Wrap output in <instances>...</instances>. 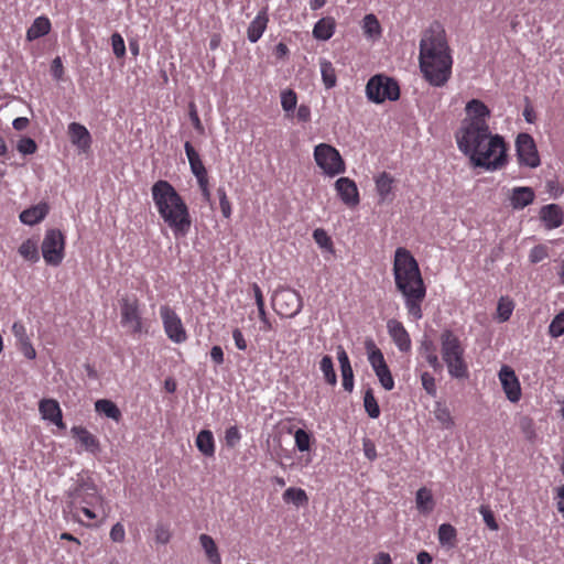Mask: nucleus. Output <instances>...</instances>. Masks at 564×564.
Returning a JSON list of instances; mask_svg holds the SVG:
<instances>
[{
  "label": "nucleus",
  "mask_w": 564,
  "mask_h": 564,
  "mask_svg": "<svg viewBox=\"0 0 564 564\" xmlns=\"http://www.w3.org/2000/svg\"><path fill=\"white\" fill-rule=\"evenodd\" d=\"M498 377L507 399L512 403L520 401L522 395L521 386L514 370L510 366L503 365Z\"/></svg>",
  "instance_id": "14"
},
{
  "label": "nucleus",
  "mask_w": 564,
  "mask_h": 564,
  "mask_svg": "<svg viewBox=\"0 0 564 564\" xmlns=\"http://www.w3.org/2000/svg\"><path fill=\"white\" fill-rule=\"evenodd\" d=\"M217 194L219 197V206L224 218L229 219L232 214L231 203L227 196L226 189L224 187H218Z\"/></svg>",
  "instance_id": "47"
},
{
  "label": "nucleus",
  "mask_w": 564,
  "mask_h": 564,
  "mask_svg": "<svg viewBox=\"0 0 564 564\" xmlns=\"http://www.w3.org/2000/svg\"><path fill=\"white\" fill-rule=\"evenodd\" d=\"M479 512L482 516L484 522L490 530L497 531L499 529L498 522L489 506H480Z\"/></svg>",
  "instance_id": "49"
},
{
  "label": "nucleus",
  "mask_w": 564,
  "mask_h": 564,
  "mask_svg": "<svg viewBox=\"0 0 564 564\" xmlns=\"http://www.w3.org/2000/svg\"><path fill=\"white\" fill-rule=\"evenodd\" d=\"M337 359L340 367L343 388L351 392L354 389V371L350 365L349 357L343 346L337 347Z\"/></svg>",
  "instance_id": "21"
},
{
  "label": "nucleus",
  "mask_w": 564,
  "mask_h": 564,
  "mask_svg": "<svg viewBox=\"0 0 564 564\" xmlns=\"http://www.w3.org/2000/svg\"><path fill=\"white\" fill-rule=\"evenodd\" d=\"M185 153L188 159V163L191 166L192 173L195 175L196 180L208 176L207 170L189 141H186L184 144Z\"/></svg>",
  "instance_id": "24"
},
{
  "label": "nucleus",
  "mask_w": 564,
  "mask_h": 564,
  "mask_svg": "<svg viewBox=\"0 0 564 564\" xmlns=\"http://www.w3.org/2000/svg\"><path fill=\"white\" fill-rule=\"evenodd\" d=\"M282 498H283L284 502L293 503L297 507L303 506V505L307 503V501H308V497H307L305 490L302 488H295V487L288 488L283 492Z\"/></svg>",
  "instance_id": "36"
},
{
  "label": "nucleus",
  "mask_w": 564,
  "mask_h": 564,
  "mask_svg": "<svg viewBox=\"0 0 564 564\" xmlns=\"http://www.w3.org/2000/svg\"><path fill=\"white\" fill-rule=\"evenodd\" d=\"M313 238L321 248L330 249L333 247L330 237L323 228L315 229L313 231Z\"/></svg>",
  "instance_id": "50"
},
{
  "label": "nucleus",
  "mask_w": 564,
  "mask_h": 564,
  "mask_svg": "<svg viewBox=\"0 0 564 564\" xmlns=\"http://www.w3.org/2000/svg\"><path fill=\"white\" fill-rule=\"evenodd\" d=\"M151 195L160 217L174 237H186L193 220L186 202L175 187L165 180H159L152 185Z\"/></svg>",
  "instance_id": "4"
},
{
  "label": "nucleus",
  "mask_w": 564,
  "mask_h": 564,
  "mask_svg": "<svg viewBox=\"0 0 564 564\" xmlns=\"http://www.w3.org/2000/svg\"><path fill=\"white\" fill-rule=\"evenodd\" d=\"M335 189L340 200L349 208H355L360 203L357 184L349 177H339L335 182Z\"/></svg>",
  "instance_id": "15"
},
{
  "label": "nucleus",
  "mask_w": 564,
  "mask_h": 564,
  "mask_svg": "<svg viewBox=\"0 0 564 564\" xmlns=\"http://www.w3.org/2000/svg\"><path fill=\"white\" fill-rule=\"evenodd\" d=\"M110 540L115 543H122L126 539V530L121 522H117L112 525L110 533Z\"/></svg>",
  "instance_id": "57"
},
{
  "label": "nucleus",
  "mask_w": 564,
  "mask_h": 564,
  "mask_svg": "<svg viewBox=\"0 0 564 564\" xmlns=\"http://www.w3.org/2000/svg\"><path fill=\"white\" fill-rule=\"evenodd\" d=\"M297 105V95L293 89H285L281 93V106L282 109L290 116L294 112Z\"/></svg>",
  "instance_id": "41"
},
{
  "label": "nucleus",
  "mask_w": 564,
  "mask_h": 564,
  "mask_svg": "<svg viewBox=\"0 0 564 564\" xmlns=\"http://www.w3.org/2000/svg\"><path fill=\"white\" fill-rule=\"evenodd\" d=\"M375 183L376 191L379 196V203H384L387 200L391 202L393 199V176L388 172H381L376 176Z\"/></svg>",
  "instance_id": "22"
},
{
  "label": "nucleus",
  "mask_w": 564,
  "mask_h": 564,
  "mask_svg": "<svg viewBox=\"0 0 564 564\" xmlns=\"http://www.w3.org/2000/svg\"><path fill=\"white\" fill-rule=\"evenodd\" d=\"M366 348L368 351V360L373 370L387 366L382 351L376 346V344L372 340L366 343Z\"/></svg>",
  "instance_id": "37"
},
{
  "label": "nucleus",
  "mask_w": 564,
  "mask_h": 564,
  "mask_svg": "<svg viewBox=\"0 0 564 564\" xmlns=\"http://www.w3.org/2000/svg\"><path fill=\"white\" fill-rule=\"evenodd\" d=\"M452 50L440 23L431 24L420 40L419 66L423 78L433 87H443L452 77Z\"/></svg>",
  "instance_id": "2"
},
{
  "label": "nucleus",
  "mask_w": 564,
  "mask_h": 564,
  "mask_svg": "<svg viewBox=\"0 0 564 564\" xmlns=\"http://www.w3.org/2000/svg\"><path fill=\"white\" fill-rule=\"evenodd\" d=\"M199 542L212 564H221V557L214 539L208 534H200Z\"/></svg>",
  "instance_id": "32"
},
{
  "label": "nucleus",
  "mask_w": 564,
  "mask_h": 564,
  "mask_svg": "<svg viewBox=\"0 0 564 564\" xmlns=\"http://www.w3.org/2000/svg\"><path fill=\"white\" fill-rule=\"evenodd\" d=\"M415 503L420 513L429 514L432 512L435 506L432 491L426 487L420 488L415 495Z\"/></svg>",
  "instance_id": "31"
},
{
  "label": "nucleus",
  "mask_w": 564,
  "mask_h": 564,
  "mask_svg": "<svg viewBox=\"0 0 564 564\" xmlns=\"http://www.w3.org/2000/svg\"><path fill=\"white\" fill-rule=\"evenodd\" d=\"M519 426L521 431L527 435V437L531 438L534 435V423L533 420L529 416L521 417L519 422Z\"/></svg>",
  "instance_id": "59"
},
{
  "label": "nucleus",
  "mask_w": 564,
  "mask_h": 564,
  "mask_svg": "<svg viewBox=\"0 0 564 564\" xmlns=\"http://www.w3.org/2000/svg\"><path fill=\"white\" fill-rule=\"evenodd\" d=\"M435 419L443 425L445 429H451L454 425V420L451 414V411L442 405L437 404L435 411H434Z\"/></svg>",
  "instance_id": "43"
},
{
  "label": "nucleus",
  "mask_w": 564,
  "mask_h": 564,
  "mask_svg": "<svg viewBox=\"0 0 564 564\" xmlns=\"http://www.w3.org/2000/svg\"><path fill=\"white\" fill-rule=\"evenodd\" d=\"M232 338H234L236 347L239 350H246L247 349V347H248L247 346V340H246L242 332L239 328H235L232 330Z\"/></svg>",
  "instance_id": "63"
},
{
  "label": "nucleus",
  "mask_w": 564,
  "mask_h": 564,
  "mask_svg": "<svg viewBox=\"0 0 564 564\" xmlns=\"http://www.w3.org/2000/svg\"><path fill=\"white\" fill-rule=\"evenodd\" d=\"M319 369L324 375L325 381L329 386H336L337 383V376L334 369V362L333 358L328 355L324 356L319 361Z\"/></svg>",
  "instance_id": "38"
},
{
  "label": "nucleus",
  "mask_w": 564,
  "mask_h": 564,
  "mask_svg": "<svg viewBox=\"0 0 564 564\" xmlns=\"http://www.w3.org/2000/svg\"><path fill=\"white\" fill-rule=\"evenodd\" d=\"M366 96L375 104H382L386 100L395 101L400 98V86L395 79L377 74L368 80Z\"/></svg>",
  "instance_id": "8"
},
{
  "label": "nucleus",
  "mask_w": 564,
  "mask_h": 564,
  "mask_svg": "<svg viewBox=\"0 0 564 564\" xmlns=\"http://www.w3.org/2000/svg\"><path fill=\"white\" fill-rule=\"evenodd\" d=\"M12 334L14 335L17 343L22 341L24 338L30 337L26 334V328L21 322H14L12 325Z\"/></svg>",
  "instance_id": "62"
},
{
  "label": "nucleus",
  "mask_w": 564,
  "mask_h": 564,
  "mask_svg": "<svg viewBox=\"0 0 564 564\" xmlns=\"http://www.w3.org/2000/svg\"><path fill=\"white\" fill-rule=\"evenodd\" d=\"M336 29V21L332 17H325L319 19L313 28V36L319 41L329 40Z\"/></svg>",
  "instance_id": "26"
},
{
  "label": "nucleus",
  "mask_w": 564,
  "mask_h": 564,
  "mask_svg": "<svg viewBox=\"0 0 564 564\" xmlns=\"http://www.w3.org/2000/svg\"><path fill=\"white\" fill-rule=\"evenodd\" d=\"M52 24L47 17H37L26 31V40L34 41L51 32Z\"/></svg>",
  "instance_id": "27"
},
{
  "label": "nucleus",
  "mask_w": 564,
  "mask_h": 564,
  "mask_svg": "<svg viewBox=\"0 0 564 564\" xmlns=\"http://www.w3.org/2000/svg\"><path fill=\"white\" fill-rule=\"evenodd\" d=\"M441 354L447 366L448 373L453 378L468 377V367L464 359L465 349L458 336L453 330L446 329L441 334Z\"/></svg>",
  "instance_id": "6"
},
{
  "label": "nucleus",
  "mask_w": 564,
  "mask_h": 564,
  "mask_svg": "<svg viewBox=\"0 0 564 564\" xmlns=\"http://www.w3.org/2000/svg\"><path fill=\"white\" fill-rule=\"evenodd\" d=\"M111 46L116 57L121 58L126 55L123 37L117 32L111 35Z\"/></svg>",
  "instance_id": "51"
},
{
  "label": "nucleus",
  "mask_w": 564,
  "mask_h": 564,
  "mask_svg": "<svg viewBox=\"0 0 564 564\" xmlns=\"http://www.w3.org/2000/svg\"><path fill=\"white\" fill-rule=\"evenodd\" d=\"M104 505V498L97 486L89 479L77 481L75 487L68 491V509L74 519L79 520L83 513L89 520H96L95 508Z\"/></svg>",
  "instance_id": "5"
},
{
  "label": "nucleus",
  "mask_w": 564,
  "mask_h": 564,
  "mask_svg": "<svg viewBox=\"0 0 564 564\" xmlns=\"http://www.w3.org/2000/svg\"><path fill=\"white\" fill-rule=\"evenodd\" d=\"M68 134L72 143L80 151L86 152L91 144V135L87 128L78 122L68 126Z\"/></svg>",
  "instance_id": "19"
},
{
  "label": "nucleus",
  "mask_w": 564,
  "mask_h": 564,
  "mask_svg": "<svg viewBox=\"0 0 564 564\" xmlns=\"http://www.w3.org/2000/svg\"><path fill=\"white\" fill-rule=\"evenodd\" d=\"M197 449L206 457L215 455V438L210 430H202L195 441Z\"/></svg>",
  "instance_id": "28"
},
{
  "label": "nucleus",
  "mask_w": 564,
  "mask_h": 564,
  "mask_svg": "<svg viewBox=\"0 0 564 564\" xmlns=\"http://www.w3.org/2000/svg\"><path fill=\"white\" fill-rule=\"evenodd\" d=\"M421 382H422L423 389L426 391L427 394H430L431 397L436 395L437 390H436L435 378L430 372L425 371L421 375Z\"/></svg>",
  "instance_id": "52"
},
{
  "label": "nucleus",
  "mask_w": 564,
  "mask_h": 564,
  "mask_svg": "<svg viewBox=\"0 0 564 564\" xmlns=\"http://www.w3.org/2000/svg\"><path fill=\"white\" fill-rule=\"evenodd\" d=\"M514 303L509 297H500L497 305V318L499 322H507L513 312Z\"/></svg>",
  "instance_id": "40"
},
{
  "label": "nucleus",
  "mask_w": 564,
  "mask_h": 564,
  "mask_svg": "<svg viewBox=\"0 0 564 564\" xmlns=\"http://www.w3.org/2000/svg\"><path fill=\"white\" fill-rule=\"evenodd\" d=\"M197 184L200 189L203 199L207 203H210L212 193H210V188H209L208 176L197 180Z\"/></svg>",
  "instance_id": "61"
},
{
  "label": "nucleus",
  "mask_w": 564,
  "mask_h": 564,
  "mask_svg": "<svg viewBox=\"0 0 564 564\" xmlns=\"http://www.w3.org/2000/svg\"><path fill=\"white\" fill-rule=\"evenodd\" d=\"M188 115H189V119H191L195 130L198 133L203 134L205 129H204V126L198 116L196 105L194 102H189V105H188Z\"/></svg>",
  "instance_id": "55"
},
{
  "label": "nucleus",
  "mask_w": 564,
  "mask_h": 564,
  "mask_svg": "<svg viewBox=\"0 0 564 564\" xmlns=\"http://www.w3.org/2000/svg\"><path fill=\"white\" fill-rule=\"evenodd\" d=\"M155 541L160 544H167L171 539V532L167 525L159 523L154 530Z\"/></svg>",
  "instance_id": "54"
},
{
  "label": "nucleus",
  "mask_w": 564,
  "mask_h": 564,
  "mask_svg": "<svg viewBox=\"0 0 564 564\" xmlns=\"http://www.w3.org/2000/svg\"><path fill=\"white\" fill-rule=\"evenodd\" d=\"M48 213L46 204L32 206L20 214V220L25 225H35L43 220Z\"/></svg>",
  "instance_id": "29"
},
{
  "label": "nucleus",
  "mask_w": 564,
  "mask_h": 564,
  "mask_svg": "<svg viewBox=\"0 0 564 564\" xmlns=\"http://www.w3.org/2000/svg\"><path fill=\"white\" fill-rule=\"evenodd\" d=\"M295 446L300 452L308 451L311 447V434L305 430L299 429L294 434Z\"/></svg>",
  "instance_id": "46"
},
{
  "label": "nucleus",
  "mask_w": 564,
  "mask_h": 564,
  "mask_svg": "<svg viewBox=\"0 0 564 564\" xmlns=\"http://www.w3.org/2000/svg\"><path fill=\"white\" fill-rule=\"evenodd\" d=\"M70 433L85 451L91 454H97L100 452L99 440L86 427L82 425L73 426Z\"/></svg>",
  "instance_id": "18"
},
{
  "label": "nucleus",
  "mask_w": 564,
  "mask_h": 564,
  "mask_svg": "<svg viewBox=\"0 0 564 564\" xmlns=\"http://www.w3.org/2000/svg\"><path fill=\"white\" fill-rule=\"evenodd\" d=\"M466 118L456 132L458 149L475 166L496 171L508 163V147L500 134H492L488 124L489 108L479 99L466 104Z\"/></svg>",
  "instance_id": "1"
},
{
  "label": "nucleus",
  "mask_w": 564,
  "mask_h": 564,
  "mask_svg": "<svg viewBox=\"0 0 564 564\" xmlns=\"http://www.w3.org/2000/svg\"><path fill=\"white\" fill-rule=\"evenodd\" d=\"M437 536L442 546H446L448 549L455 547L457 541V531L452 524H441L438 528Z\"/></svg>",
  "instance_id": "34"
},
{
  "label": "nucleus",
  "mask_w": 564,
  "mask_h": 564,
  "mask_svg": "<svg viewBox=\"0 0 564 564\" xmlns=\"http://www.w3.org/2000/svg\"><path fill=\"white\" fill-rule=\"evenodd\" d=\"M547 248L543 245H538L530 250L529 259L532 263H538L547 258Z\"/></svg>",
  "instance_id": "53"
},
{
  "label": "nucleus",
  "mask_w": 564,
  "mask_h": 564,
  "mask_svg": "<svg viewBox=\"0 0 564 564\" xmlns=\"http://www.w3.org/2000/svg\"><path fill=\"white\" fill-rule=\"evenodd\" d=\"M387 328L398 349L402 352H409L412 347V341L403 324L400 321L392 318L388 321Z\"/></svg>",
  "instance_id": "16"
},
{
  "label": "nucleus",
  "mask_w": 564,
  "mask_h": 564,
  "mask_svg": "<svg viewBox=\"0 0 564 564\" xmlns=\"http://www.w3.org/2000/svg\"><path fill=\"white\" fill-rule=\"evenodd\" d=\"M549 334L553 338H557L564 334V310L552 319L549 326Z\"/></svg>",
  "instance_id": "45"
},
{
  "label": "nucleus",
  "mask_w": 564,
  "mask_h": 564,
  "mask_svg": "<svg viewBox=\"0 0 564 564\" xmlns=\"http://www.w3.org/2000/svg\"><path fill=\"white\" fill-rule=\"evenodd\" d=\"M17 149L24 155L33 154L37 150V144L33 139L24 137L19 140Z\"/></svg>",
  "instance_id": "48"
},
{
  "label": "nucleus",
  "mask_w": 564,
  "mask_h": 564,
  "mask_svg": "<svg viewBox=\"0 0 564 564\" xmlns=\"http://www.w3.org/2000/svg\"><path fill=\"white\" fill-rule=\"evenodd\" d=\"M160 316L164 332L170 340L175 344H182L186 341L187 334L183 326L182 319L171 306L162 305L160 307Z\"/></svg>",
  "instance_id": "13"
},
{
  "label": "nucleus",
  "mask_w": 564,
  "mask_h": 564,
  "mask_svg": "<svg viewBox=\"0 0 564 564\" xmlns=\"http://www.w3.org/2000/svg\"><path fill=\"white\" fill-rule=\"evenodd\" d=\"M120 323L132 335L148 334L150 322L142 316L140 301L137 296H123L120 300Z\"/></svg>",
  "instance_id": "7"
},
{
  "label": "nucleus",
  "mask_w": 564,
  "mask_h": 564,
  "mask_svg": "<svg viewBox=\"0 0 564 564\" xmlns=\"http://www.w3.org/2000/svg\"><path fill=\"white\" fill-rule=\"evenodd\" d=\"M95 410L97 413L105 415L108 419L113 420L115 422H120L122 419V413L117 404L108 399H99L95 402Z\"/></svg>",
  "instance_id": "30"
},
{
  "label": "nucleus",
  "mask_w": 564,
  "mask_h": 564,
  "mask_svg": "<svg viewBox=\"0 0 564 564\" xmlns=\"http://www.w3.org/2000/svg\"><path fill=\"white\" fill-rule=\"evenodd\" d=\"M39 411L43 420L50 421L59 429H65L63 413L55 399H42L39 403Z\"/></svg>",
  "instance_id": "17"
},
{
  "label": "nucleus",
  "mask_w": 564,
  "mask_h": 564,
  "mask_svg": "<svg viewBox=\"0 0 564 564\" xmlns=\"http://www.w3.org/2000/svg\"><path fill=\"white\" fill-rule=\"evenodd\" d=\"M17 345H18L19 350L25 358H28L30 360H33L36 358V351L34 349L30 338L29 339L24 338L22 341L17 343Z\"/></svg>",
  "instance_id": "56"
},
{
  "label": "nucleus",
  "mask_w": 564,
  "mask_h": 564,
  "mask_svg": "<svg viewBox=\"0 0 564 564\" xmlns=\"http://www.w3.org/2000/svg\"><path fill=\"white\" fill-rule=\"evenodd\" d=\"M516 151L519 165L530 169H535L540 165L541 161L535 141L529 133L518 134Z\"/></svg>",
  "instance_id": "12"
},
{
  "label": "nucleus",
  "mask_w": 564,
  "mask_h": 564,
  "mask_svg": "<svg viewBox=\"0 0 564 564\" xmlns=\"http://www.w3.org/2000/svg\"><path fill=\"white\" fill-rule=\"evenodd\" d=\"M322 80L326 89H330L337 84L336 69L332 62L326 58L319 59Z\"/></svg>",
  "instance_id": "33"
},
{
  "label": "nucleus",
  "mask_w": 564,
  "mask_h": 564,
  "mask_svg": "<svg viewBox=\"0 0 564 564\" xmlns=\"http://www.w3.org/2000/svg\"><path fill=\"white\" fill-rule=\"evenodd\" d=\"M534 197L535 194L531 187L519 186L512 189L510 203L514 209H522L532 204Z\"/></svg>",
  "instance_id": "25"
},
{
  "label": "nucleus",
  "mask_w": 564,
  "mask_h": 564,
  "mask_svg": "<svg viewBox=\"0 0 564 564\" xmlns=\"http://www.w3.org/2000/svg\"><path fill=\"white\" fill-rule=\"evenodd\" d=\"M51 74L56 80H61L64 75V66L61 57H55L51 64Z\"/></svg>",
  "instance_id": "60"
},
{
  "label": "nucleus",
  "mask_w": 564,
  "mask_h": 564,
  "mask_svg": "<svg viewBox=\"0 0 564 564\" xmlns=\"http://www.w3.org/2000/svg\"><path fill=\"white\" fill-rule=\"evenodd\" d=\"M364 406H365V410H366L367 414L371 419L379 417V415H380V408H379L378 401H377V399L375 397L373 390L371 388H368L365 391V394H364Z\"/></svg>",
  "instance_id": "39"
},
{
  "label": "nucleus",
  "mask_w": 564,
  "mask_h": 564,
  "mask_svg": "<svg viewBox=\"0 0 564 564\" xmlns=\"http://www.w3.org/2000/svg\"><path fill=\"white\" fill-rule=\"evenodd\" d=\"M19 253L29 261L35 262L39 260L37 246L34 241L28 239L19 247Z\"/></svg>",
  "instance_id": "42"
},
{
  "label": "nucleus",
  "mask_w": 564,
  "mask_h": 564,
  "mask_svg": "<svg viewBox=\"0 0 564 564\" xmlns=\"http://www.w3.org/2000/svg\"><path fill=\"white\" fill-rule=\"evenodd\" d=\"M42 254L50 265H58L64 258L65 237L58 229L47 230L42 242Z\"/></svg>",
  "instance_id": "11"
},
{
  "label": "nucleus",
  "mask_w": 564,
  "mask_h": 564,
  "mask_svg": "<svg viewBox=\"0 0 564 564\" xmlns=\"http://www.w3.org/2000/svg\"><path fill=\"white\" fill-rule=\"evenodd\" d=\"M393 276L397 289L404 296L409 315L415 321L421 319L426 288L417 261L404 247L397 248L394 252Z\"/></svg>",
  "instance_id": "3"
},
{
  "label": "nucleus",
  "mask_w": 564,
  "mask_h": 564,
  "mask_svg": "<svg viewBox=\"0 0 564 564\" xmlns=\"http://www.w3.org/2000/svg\"><path fill=\"white\" fill-rule=\"evenodd\" d=\"M373 371H375L376 376L378 377L381 386L386 390L390 391L394 388V380H393V377L391 375V371H390L388 365L382 368H379L377 370H373Z\"/></svg>",
  "instance_id": "44"
},
{
  "label": "nucleus",
  "mask_w": 564,
  "mask_h": 564,
  "mask_svg": "<svg viewBox=\"0 0 564 564\" xmlns=\"http://www.w3.org/2000/svg\"><path fill=\"white\" fill-rule=\"evenodd\" d=\"M362 31L368 39H377L381 35L382 29L375 14L369 13L365 15Z\"/></svg>",
  "instance_id": "35"
},
{
  "label": "nucleus",
  "mask_w": 564,
  "mask_h": 564,
  "mask_svg": "<svg viewBox=\"0 0 564 564\" xmlns=\"http://www.w3.org/2000/svg\"><path fill=\"white\" fill-rule=\"evenodd\" d=\"M241 438V434L237 426H230L226 430L225 440L226 444L230 447H235Z\"/></svg>",
  "instance_id": "58"
},
{
  "label": "nucleus",
  "mask_w": 564,
  "mask_h": 564,
  "mask_svg": "<svg viewBox=\"0 0 564 564\" xmlns=\"http://www.w3.org/2000/svg\"><path fill=\"white\" fill-rule=\"evenodd\" d=\"M554 499L556 501V508L558 512H561L564 518V485L560 486L556 489V496L554 497Z\"/></svg>",
  "instance_id": "64"
},
{
  "label": "nucleus",
  "mask_w": 564,
  "mask_h": 564,
  "mask_svg": "<svg viewBox=\"0 0 564 564\" xmlns=\"http://www.w3.org/2000/svg\"><path fill=\"white\" fill-rule=\"evenodd\" d=\"M269 23V15L267 9L260 10L256 18L250 22L247 36L251 43L258 42L267 30Z\"/></svg>",
  "instance_id": "23"
},
{
  "label": "nucleus",
  "mask_w": 564,
  "mask_h": 564,
  "mask_svg": "<svg viewBox=\"0 0 564 564\" xmlns=\"http://www.w3.org/2000/svg\"><path fill=\"white\" fill-rule=\"evenodd\" d=\"M540 218L547 229L558 228L564 220V214L557 204H549L541 208Z\"/></svg>",
  "instance_id": "20"
},
{
  "label": "nucleus",
  "mask_w": 564,
  "mask_h": 564,
  "mask_svg": "<svg viewBox=\"0 0 564 564\" xmlns=\"http://www.w3.org/2000/svg\"><path fill=\"white\" fill-rule=\"evenodd\" d=\"M272 302L275 312L283 317H294L303 307L302 296L290 288L276 290Z\"/></svg>",
  "instance_id": "10"
},
{
  "label": "nucleus",
  "mask_w": 564,
  "mask_h": 564,
  "mask_svg": "<svg viewBox=\"0 0 564 564\" xmlns=\"http://www.w3.org/2000/svg\"><path fill=\"white\" fill-rule=\"evenodd\" d=\"M313 156L316 165L326 176L334 177L346 171V163L339 151L328 143L315 145Z\"/></svg>",
  "instance_id": "9"
}]
</instances>
